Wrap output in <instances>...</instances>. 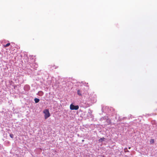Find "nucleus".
<instances>
[{
    "label": "nucleus",
    "mask_w": 157,
    "mask_h": 157,
    "mask_svg": "<svg viewBox=\"0 0 157 157\" xmlns=\"http://www.w3.org/2000/svg\"><path fill=\"white\" fill-rule=\"evenodd\" d=\"M10 136L11 138H13V134H10Z\"/></svg>",
    "instance_id": "0eeeda50"
},
{
    "label": "nucleus",
    "mask_w": 157,
    "mask_h": 157,
    "mask_svg": "<svg viewBox=\"0 0 157 157\" xmlns=\"http://www.w3.org/2000/svg\"><path fill=\"white\" fill-rule=\"evenodd\" d=\"M126 150H127V148H125V149H124V150L125 151H126Z\"/></svg>",
    "instance_id": "9b49d317"
},
{
    "label": "nucleus",
    "mask_w": 157,
    "mask_h": 157,
    "mask_svg": "<svg viewBox=\"0 0 157 157\" xmlns=\"http://www.w3.org/2000/svg\"><path fill=\"white\" fill-rule=\"evenodd\" d=\"M126 150H127V148H125V149H124V150L125 151H126Z\"/></svg>",
    "instance_id": "f8f14e48"
},
{
    "label": "nucleus",
    "mask_w": 157,
    "mask_h": 157,
    "mask_svg": "<svg viewBox=\"0 0 157 157\" xmlns=\"http://www.w3.org/2000/svg\"><path fill=\"white\" fill-rule=\"evenodd\" d=\"M44 113L45 114L44 118L46 119L48 118L50 116L49 110L48 109L44 110Z\"/></svg>",
    "instance_id": "f257e3e1"
},
{
    "label": "nucleus",
    "mask_w": 157,
    "mask_h": 157,
    "mask_svg": "<svg viewBox=\"0 0 157 157\" xmlns=\"http://www.w3.org/2000/svg\"><path fill=\"white\" fill-rule=\"evenodd\" d=\"M78 108L79 106L78 105H75L73 104H71L70 105V109L72 110H77L78 109Z\"/></svg>",
    "instance_id": "f03ea898"
},
{
    "label": "nucleus",
    "mask_w": 157,
    "mask_h": 157,
    "mask_svg": "<svg viewBox=\"0 0 157 157\" xmlns=\"http://www.w3.org/2000/svg\"><path fill=\"white\" fill-rule=\"evenodd\" d=\"M34 101L36 103H37L39 102L40 99L38 98H35L34 99Z\"/></svg>",
    "instance_id": "39448f33"
},
{
    "label": "nucleus",
    "mask_w": 157,
    "mask_h": 157,
    "mask_svg": "<svg viewBox=\"0 0 157 157\" xmlns=\"http://www.w3.org/2000/svg\"><path fill=\"white\" fill-rule=\"evenodd\" d=\"M105 139L104 138H101L99 140L100 141H102L103 140H104Z\"/></svg>",
    "instance_id": "1a4fd4ad"
},
{
    "label": "nucleus",
    "mask_w": 157,
    "mask_h": 157,
    "mask_svg": "<svg viewBox=\"0 0 157 157\" xmlns=\"http://www.w3.org/2000/svg\"><path fill=\"white\" fill-rule=\"evenodd\" d=\"M39 93L40 94V95H42L43 94V93L42 91H39Z\"/></svg>",
    "instance_id": "6e6552de"
},
{
    "label": "nucleus",
    "mask_w": 157,
    "mask_h": 157,
    "mask_svg": "<svg viewBox=\"0 0 157 157\" xmlns=\"http://www.w3.org/2000/svg\"><path fill=\"white\" fill-rule=\"evenodd\" d=\"M154 140L153 139H151L150 141V142L151 143H154Z\"/></svg>",
    "instance_id": "9d476101"
},
{
    "label": "nucleus",
    "mask_w": 157,
    "mask_h": 157,
    "mask_svg": "<svg viewBox=\"0 0 157 157\" xmlns=\"http://www.w3.org/2000/svg\"><path fill=\"white\" fill-rule=\"evenodd\" d=\"M153 115V114H150V115Z\"/></svg>",
    "instance_id": "ddd939ff"
},
{
    "label": "nucleus",
    "mask_w": 157,
    "mask_h": 157,
    "mask_svg": "<svg viewBox=\"0 0 157 157\" xmlns=\"http://www.w3.org/2000/svg\"><path fill=\"white\" fill-rule=\"evenodd\" d=\"M84 141V140H82V141Z\"/></svg>",
    "instance_id": "2eb2a0df"
},
{
    "label": "nucleus",
    "mask_w": 157,
    "mask_h": 157,
    "mask_svg": "<svg viewBox=\"0 0 157 157\" xmlns=\"http://www.w3.org/2000/svg\"><path fill=\"white\" fill-rule=\"evenodd\" d=\"M128 148H129V149H130V147H129Z\"/></svg>",
    "instance_id": "4468645a"
},
{
    "label": "nucleus",
    "mask_w": 157,
    "mask_h": 157,
    "mask_svg": "<svg viewBox=\"0 0 157 157\" xmlns=\"http://www.w3.org/2000/svg\"><path fill=\"white\" fill-rule=\"evenodd\" d=\"M10 45V43H8L7 44H6L5 45H4V46L5 48H6L8 46H9Z\"/></svg>",
    "instance_id": "423d86ee"
},
{
    "label": "nucleus",
    "mask_w": 157,
    "mask_h": 157,
    "mask_svg": "<svg viewBox=\"0 0 157 157\" xmlns=\"http://www.w3.org/2000/svg\"><path fill=\"white\" fill-rule=\"evenodd\" d=\"M106 122L108 125L110 124L111 123V120L109 119H106Z\"/></svg>",
    "instance_id": "20e7f679"
},
{
    "label": "nucleus",
    "mask_w": 157,
    "mask_h": 157,
    "mask_svg": "<svg viewBox=\"0 0 157 157\" xmlns=\"http://www.w3.org/2000/svg\"><path fill=\"white\" fill-rule=\"evenodd\" d=\"M77 93L78 94L79 96H82V91L80 90H77Z\"/></svg>",
    "instance_id": "7ed1b4c3"
}]
</instances>
